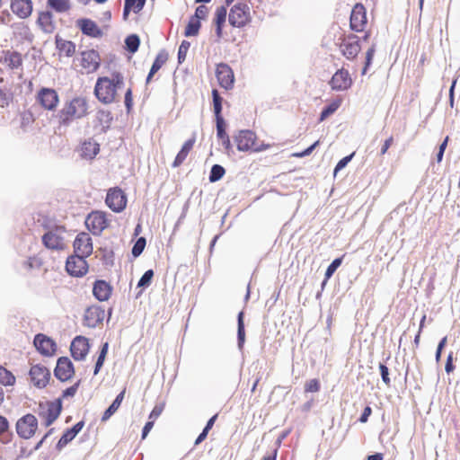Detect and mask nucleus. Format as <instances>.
I'll return each mask as SVG.
<instances>
[{
    "instance_id": "1",
    "label": "nucleus",
    "mask_w": 460,
    "mask_h": 460,
    "mask_svg": "<svg viewBox=\"0 0 460 460\" xmlns=\"http://www.w3.org/2000/svg\"><path fill=\"white\" fill-rule=\"evenodd\" d=\"M124 84V77L120 73H113L111 76H101L94 86V94L99 102L111 104L116 101L118 91Z\"/></svg>"
},
{
    "instance_id": "2",
    "label": "nucleus",
    "mask_w": 460,
    "mask_h": 460,
    "mask_svg": "<svg viewBox=\"0 0 460 460\" xmlns=\"http://www.w3.org/2000/svg\"><path fill=\"white\" fill-rule=\"evenodd\" d=\"M89 113V104L86 97L76 96L65 102L57 115L59 126L66 127L73 121L84 118Z\"/></svg>"
},
{
    "instance_id": "3",
    "label": "nucleus",
    "mask_w": 460,
    "mask_h": 460,
    "mask_svg": "<svg viewBox=\"0 0 460 460\" xmlns=\"http://www.w3.org/2000/svg\"><path fill=\"white\" fill-rule=\"evenodd\" d=\"M257 140L256 133L249 129L239 130L234 136L237 150L241 152L259 153L270 149L273 146L264 142L258 143Z\"/></svg>"
},
{
    "instance_id": "4",
    "label": "nucleus",
    "mask_w": 460,
    "mask_h": 460,
    "mask_svg": "<svg viewBox=\"0 0 460 460\" xmlns=\"http://www.w3.org/2000/svg\"><path fill=\"white\" fill-rule=\"evenodd\" d=\"M62 411L61 401H44L38 405L37 414L45 427L52 425L59 417Z\"/></svg>"
},
{
    "instance_id": "5",
    "label": "nucleus",
    "mask_w": 460,
    "mask_h": 460,
    "mask_svg": "<svg viewBox=\"0 0 460 460\" xmlns=\"http://www.w3.org/2000/svg\"><path fill=\"white\" fill-rule=\"evenodd\" d=\"M39 429V421L35 415L27 413L17 420L15 429L17 435L23 439L33 438Z\"/></svg>"
},
{
    "instance_id": "6",
    "label": "nucleus",
    "mask_w": 460,
    "mask_h": 460,
    "mask_svg": "<svg viewBox=\"0 0 460 460\" xmlns=\"http://www.w3.org/2000/svg\"><path fill=\"white\" fill-rule=\"evenodd\" d=\"M84 223L93 234L100 235L109 226L110 220L106 212L94 210L87 215Z\"/></svg>"
},
{
    "instance_id": "7",
    "label": "nucleus",
    "mask_w": 460,
    "mask_h": 460,
    "mask_svg": "<svg viewBox=\"0 0 460 460\" xmlns=\"http://www.w3.org/2000/svg\"><path fill=\"white\" fill-rule=\"evenodd\" d=\"M23 58L22 55L16 50H3L0 55V70H7L10 72L20 71L22 73Z\"/></svg>"
},
{
    "instance_id": "8",
    "label": "nucleus",
    "mask_w": 460,
    "mask_h": 460,
    "mask_svg": "<svg viewBox=\"0 0 460 460\" xmlns=\"http://www.w3.org/2000/svg\"><path fill=\"white\" fill-rule=\"evenodd\" d=\"M251 19L250 7L244 3H237L230 9L228 21L233 27L243 28Z\"/></svg>"
},
{
    "instance_id": "9",
    "label": "nucleus",
    "mask_w": 460,
    "mask_h": 460,
    "mask_svg": "<svg viewBox=\"0 0 460 460\" xmlns=\"http://www.w3.org/2000/svg\"><path fill=\"white\" fill-rule=\"evenodd\" d=\"M128 203L126 193L119 187H112L107 190L105 204L115 213L122 212Z\"/></svg>"
},
{
    "instance_id": "10",
    "label": "nucleus",
    "mask_w": 460,
    "mask_h": 460,
    "mask_svg": "<svg viewBox=\"0 0 460 460\" xmlns=\"http://www.w3.org/2000/svg\"><path fill=\"white\" fill-rule=\"evenodd\" d=\"M101 57L97 50L87 49L80 53L79 65L82 74H92L98 70L101 65Z\"/></svg>"
},
{
    "instance_id": "11",
    "label": "nucleus",
    "mask_w": 460,
    "mask_h": 460,
    "mask_svg": "<svg viewBox=\"0 0 460 460\" xmlns=\"http://www.w3.org/2000/svg\"><path fill=\"white\" fill-rule=\"evenodd\" d=\"M339 43V49L341 54L349 60L357 58L361 50L359 38L354 34L343 35Z\"/></svg>"
},
{
    "instance_id": "12",
    "label": "nucleus",
    "mask_w": 460,
    "mask_h": 460,
    "mask_svg": "<svg viewBox=\"0 0 460 460\" xmlns=\"http://www.w3.org/2000/svg\"><path fill=\"white\" fill-rule=\"evenodd\" d=\"M65 231L64 226H57L49 230L42 236V243L49 250H63L66 246L63 237Z\"/></svg>"
},
{
    "instance_id": "13",
    "label": "nucleus",
    "mask_w": 460,
    "mask_h": 460,
    "mask_svg": "<svg viewBox=\"0 0 460 460\" xmlns=\"http://www.w3.org/2000/svg\"><path fill=\"white\" fill-rule=\"evenodd\" d=\"M36 101L46 111H55L59 102V96L55 89L42 87L36 94Z\"/></svg>"
},
{
    "instance_id": "14",
    "label": "nucleus",
    "mask_w": 460,
    "mask_h": 460,
    "mask_svg": "<svg viewBox=\"0 0 460 460\" xmlns=\"http://www.w3.org/2000/svg\"><path fill=\"white\" fill-rule=\"evenodd\" d=\"M367 25V11L362 4H356L349 18L350 29L356 32H363Z\"/></svg>"
},
{
    "instance_id": "15",
    "label": "nucleus",
    "mask_w": 460,
    "mask_h": 460,
    "mask_svg": "<svg viewBox=\"0 0 460 460\" xmlns=\"http://www.w3.org/2000/svg\"><path fill=\"white\" fill-rule=\"evenodd\" d=\"M67 273L73 277H83L88 271V263L82 255H70L66 262Z\"/></svg>"
},
{
    "instance_id": "16",
    "label": "nucleus",
    "mask_w": 460,
    "mask_h": 460,
    "mask_svg": "<svg viewBox=\"0 0 460 460\" xmlns=\"http://www.w3.org/2000/svg\"><path fill=\"white\" fill-rule=\"evenodd\" d=\"M216 77L218 84L228 91L233 89L234 84V75L233 69L226 63H219L216 67Z\"/></svg>"
},
{
    "instance_id": "17",
    "label": "nucleus",
    "mask_w": 460,
    "mask_h": 460,
    "mask_svg": "<svg viewBox=\"0 0 460 460\" xmlns=\"http://www.w3.org/2000/svg\"><path fill=\"white\" fill-rule=\"evenodd\" d=\"M75 254L82 255L84 258L89 257L93 253V240L88 233H79L73 243Z\"/></svg>"
},
{
    "instance_id": "18",
    "label": "nucleus",
    "mask_w": 460,
    "mask_h": 460,
    "mask_svg": "<svg viewBox=\"0 0 460 460\" xmlns=\"http://www.w3.org/2000/svg\"><path fill=\"white\" fill-rule=\"evenodd\" d=\"M29 375L31 382L37 388L46 387L50 379L49 370L41 365L32 366L30 369Z\"/></svg>"
},
{
    "instance_id": "19",
    "label": "nucleus",
    "mask_w": 460,
    "mask_h": 460,
    "mask_svg": "<svg viewBox=\"0 0 460 460\" xmlns=\"http://www.w3.org/2000/svg\"><path fill=\"white\" fill-rule=\"evenodd\" d=\"M89 340L84 336H76L71 342L70 351L75 360H84L89 353Z\"/></svg>"
},
{
    "instance_id": "20",
    "label": "nucleus",
    "mask_w": 460,
    "mask_h": 460,
    "mask_svg": "<svg viewBox=\"0 0 460 460\" xmlns=\"http://www.w3.org/2000/svg\"><path fill=\"white\" fill-rule=\"evenodd\" d=\"M54 374L62 382L71 379L75 375L74 365L71 360L67 357L59 358Z\"/></svg>"
},
{
    "instance_id": "21",
    "label": "nucleus",
    "mask_w": 460,
    "mask_h": 460,
    "mask_svg": "<svg viewBox=\"0 0 460 460\" xmlns=\"http://www.w3.org/2000/svg\"><path fill=\"white\" fill-rule=\"evenodd\" d=\"M105 316L104 310L99 305H91L86 308L84 314V325L94 328L102 323Z\"/></svg>"
},
{
    "instance_id": "22",
    "label": "nucleus",
    "mask_w": 460,
    "mask_h": 460,
    "mask_svg": "<svg viewBox=\"0 0 460 460\" xmlns=\"http://www.w3.org/2000/svg\"><path fill=\"white\" fill-rule=\"evenodd\" d=\"M33 343L37 350L44 356H52L56 352L57 345L55 341L42 333L35 336Z\"/></svg>"
},
{
    "instance_id": "23",
    "label": "nucleus",
    "mask_w": 460,
    "mask_h": 460,
    "mask_svg": "<svg viewBox=\"0 0 460 460\" xmlns=\"http://www.w3.org/2000/svg\"><path fill=\"white\" fill-rule=\"evenodd\" d=\"M352 84L351 77L348 70L339 69L332 77L330 85L332 90L344 91L350 87Z\"/></svg>"
},
{
    "instance_id": "24",
    "label": "nucleus",
    "mask_w": 460,
    "mask_h": 460,
    "mask_svg": "<svg viewBox=\"0 0 460 460\" xmlns=\"http://www.w3.org/2000/svg\"><path fill=\"white\" fill-rule=\"evenodd\" d=\"M76 27L80 29L83 34L91 38H101L103 34L98 24L89 18L78 19Z\"/></svg>"
},
{
    "instance_id": "25",
    "label": "nucleus",
    "mask_w": 460,
    "mask_h": 460,
    "mask_svg": "<svg viewBox=\"0 0 460 460\" xmlns=\"http://www.w3.org/2000/svg\"><path fill=\"white\" fill-rule=\"evenodd\" d=\"M111 285L102 279L96 280L93 285V295L100 302L108 301L112 294Z\"/></svg>"
},
{
    "instance_id": "26",
    "label": "nucleus",
    "mask_w": 460,
    "mask_h": 460,
    "mask_svg": "<svg viewBox=\"0 0 460 460\" xmlns=\"http://www.w3.org/2000/svg\"><path fill=\"white\" fill-rule=\"evenodd\" d=\"M10 7L12 12L21 19L29 17L32 13L31 0H12Z\"/></svg>"
},
{
    "instance_id": "27",
    "label": "nucleus",
    "mask_w": 460,
    "mask_h": 460,
    "mask_svg": "<svg viewBox=\"0 0 460 460\" xmlns=\"http://www.w3.org/2000/svg\"><path fill=\"white\" fill-rule=\"evenodd\" d=\"M79 155L85 160H93L100 152V145L93 139L84 140L79 149Z\"/></svg>"
},
{
    "instance_id": "28",
    "label": "nucleus",
    "mask_w": 460,
    "mask_h": 460,
    "mask_svg": "<svg viewBox=\"0 0 460 460\" xmlns=\"http://www.w3.org/2000/svg\"><path fill=\"white\" fill-rule=\"evenodd\" d=\"M37 24L44 33H53L56 30L53 15L49 11H43L39 13Z\"/></svg>"
},
{
    "instance_id": "29",
    "label": "nucleus",
    "mask_w": 460,
    "mask_h": 460,
    "mask_svg": "<svg viewBox=\"0 0 460 460\" xmlns=\"http://www.w3.org/2000/svg\"><path fill=\"white\" fill-rule=\"evenodd\" d=\"M195 143H196L195 137L189 138L188 140H186L183 143L181 150L178 152V154L176 155V156L174 158V161L172 163V167L176 168V167L181 166L183 164V162L186 160V158L188 157L190 151L193 149Z\"/></svg>"
},
{
    "instance_id": "30",
    "label": "nucleus",
    "mask_w": 460,
    "mask_h": 460,
    "mask_svg": "<svg viewBox=\"0 0 460 460\" xmlns=\"http://www.w3.org/2000/svg\"><path fill=\"white\" fill-rule=\"evenodd\" d=\"M217 121V138L221 141L222 146L226 151L232 150V144L229 138V136L226 130V122L223 117L216 118Z\"/></svg>"
},
{
    "instance_id": "31",
    "label": "nucleus",
    "mask_w": 460,
    "mask_h": 460,
    "mask_svg": "<svg viewBox=\"0 0 460 460\" xmlns=\"http://www.w3.org/2000/svg\"><path fill=\"white\" fill-rule=\"evenodd\" d=\"M56 47L60 55L72 57L75 53V44L71 40H66L59 36H56Z\"/></svg>"
},
{
    "instance_id": "32",
    "label": "nucleus",
    "mask_w": 460,
    "mask_h": 460,
    "mask_svg": "<svg viewBox=\"0 0 460 460\" xmlns=\"http://www.w3.org/2000/svg\"><path fill=\"white\" fill-rule=\"evenodd\" d=\"M146 0H125L123 8V19L127 21L129 13H139L145 6Z\"/></svg>"
},
{
    "instance_id": "33",
    "label": "nucleus",
    "mask_w": 460,
    "mask_h": 460,
    "mask_svg": "<svg viewBox=\"0 0 460 460\" xmlns=\"http://www.w3.org/2000/svg\"><path fill=\"white\" fill-rule=\"evenodd\" d=\"M227 11L225 6H219L216 9L213 22L216 26V34L217 38H221L223 35V25L226 22Z\"/></svg>"
},
{
    "instance_id": "34",
    "label": "nucleus",
    "mask_w": 460,
    "mask_h": 460,
    "mask_svg": "<svg viewBox=\"0 0 460 460\" xmlns=\"http://www.w3.org/2000/svg\"><path fill=\"white\" fill-rule=\"evenodd\" d=\"M168 55L165 51H161L156 55L155 59L151 66L150 72L146 77V84L151 81L154 75L158 72V70L166 63Z\"/></svg>"
},
{
    "instance_id": "35",
    "label": "nucleus",
    "mask_w": 460,
    "mask_h": 460,
    "mask_svg": "<svg viewBox=\"0 0 460 460\" xmlns=\"http://www.w3.org/2000/svg\"><path fill=\"white\" fill-rule=\"evenodd\" d=\"M126 394V388H124L115 398L113 402L110 405V407L104 411L102 421L108 420L119 408Z\"/></svg>"
},
{
    "instance_id": "36",
    "label": "nucleus",
    "mask_w": 460,
    "mask_h": 460,
    "mask_svg": "<svg viewBox=\"0 0 460 460\" xmlns=\"http://www.w3.org/2000/svg\"><path fill=\"white\" fill-rule=\"evenodd\" d=\"M16 383V377L7 368L0 366V385L4 386H13Z\"/></svg>"
},
{
    "instance_id": "37",
    "label": "nucleus",
    "mask_w": 460,
    "mask_h": 460,
    "mask_svg": "<svg viewBox=\"0 0 460 460\" xmlns=\"http://www.w3.org/2000/svg\"><path fill=\"white\" fill-rule=\"evenodd\" d=\"M48 5L57 13H66L70 10V0H47Z\"/></svg>"
},
{
    "instance_id": "38",
    "label": "nucleus",
    "mask_w": 460,
    "mask_h": 460,
    "mask_svg": "<svg viewBox=\"0 0 460 460\" xmlns=\"http://www.w3.org/2000/svg\"><path fill=\"white\" fill-rule=\"evenodd\" d=\"M341 104V100H340V99H337V100L333 101L332 103H330L327 107H325L322 111V112L320 114L319 121L322 122L324 119H326L329 116L333 114L339 109Z\"/></svg>"
},
{
    "instance_id": "39",
    "label": "nucleus",
    "mask_w": 460,
    "mask_h": 460,
    "mask_svg": "<svg viewBox=\"0 0 460 460\" xmlns=\"http://www.w3.org/2000/svg\"><path fill=\"white\" fill-rule=\"evenodd\" d=\"M200 29V22L197 18L190 17L184 31L186 37L196 36Z\"/></svg>"
},
{
    "instance_id": "40",
    "label": "nucleus",
    "mask_w": 460,
    "mask_h": 460,
    "mask_svg": "<svg viewBox=\"0 0 460 460\" xmlns=\"http://www.w3.org/2000/svg\"><path fill=\"white\" fill-rule=\"evenodd\" d=\"M213 107L216 118L222 117V102L219 93L217 89L212 90Z\"/></svg>"
},
{
    "instance_id": "41",
    "label": "nucleus",
    "mask_w": 460,
    "mask_h": 460,
    "mask_svg": "<svg viewBox=\"0 0 460 460\" xmlns=\"http://www.w3.org/2000/svg\"><path fill=\"white\" fill-rule=\"evenodd\" d=\"M237 336H238V345L240 348H242L243 346V343L245 341V331H244L243 313V312H240L238 314Z\"/></svg>"
},
{
    "instance_id": "42",
    "label": "nucleus",
    "mask_w": 460,
    "mask_h": 460,
    "mask_svg": "<svg viewBox=\"0 0 460 460\" xmlns=\"http://www.w3.org/2000/svg\"><path fill=\"white\" fill-rule=\"evenodd\" d=\"M226 173V170L219 164H214L209 174V181L215 182L219 181Z\"/></svg>"
},
{
    "instance_id": "43",
    "label": "nucleus",
    "mask_w": 460,
    "mask_h": 460,
    "mask_svg": "<svg viewBox=\"0 0 460 460\" xmlns=\"http://www.w3.org/2000/svg\"><path fill=\"white\" fill-rule=\"evenodd\" d=\"M342 262V257L337 258L332 261V262L328 266L326 271H325V278L323 282V286L326 284L328 279L333 275V273L336 271V270L341 266Z\"/></svg>"
},
{
    "instance_id": "44",
    "label": "nucleus",
    "mask_w": 460,
    "mask_h": 460,
    "mask_svg": "<svg viewBox=\"0 0 460 460\" xmlns=\"http://www.w3.org/2000/svg\"><path fill=\"white\" fill-rule=\"evenodd\" d=\"M108 348H109V345L107 342H105L102 345L100 354L98 356V358H97V361L95 364V367H94V372H93L94 375H97L99 373L100 369L102 368V367L104 363L105 358L107 356V353H108Z\"/></svg>"
},
{
    "instance_id": "45",
    "label": "nucleus",
    "mask_w": 460,
    "mask_h": 460,
    "mask_svg": "<svg viewBox=\"0 0 460 460\" xmlns=\"http://www.w3.org/2000/svg\"><path fill=\"white\" fill-rule=\"evenodd\" d=\"M125 43L128 50L135 53L138 49L140 40L137 35L132 34L126 38Z\"/></svg>"
},
{
    "instance_id": "46",
    "label": "nucleus",
    "mask_w": 460,
    "mask_h": 460,
    "mask_svg": "<svg viewBox=\"0 0 460 460\" xmlns=\"http://www.w3.org/2000/svg\"><path fill=\"white\" fill-rule=\"evenodd\" d=\"M76 434L74 433L70 429H67L60 439L58 442V447L61 448L66 446L70 441H72L75 438Z\"/></svg>"
},
{
    "instance_id": "47",
    "label": "nucleus",
    "mask_w": 460,
    "mask_h": 460,
    "mask_svg": "<svg viewBox=\"0 0 460 460\" xmlns=\"http://www.w3.org/2000/svg\"><path fill=\"white\" fill-rule=\"evenodd\" d=\"M305 393H317L321 389L320 381L316 378L310 379L305 384Z\"/></svg>"
},
{
    "instance_id": "48",
    "label": "nucleus",
    "mask_w": 460,
    "mask_h": 460,
    "mask_svg": "<svg viewBox=\"0 0 460 460\" xmlns=\"http://www.w3.org/2000/svg\"><path fill=\"white\" fill-rule=\"evenodd\" d=\"M376 52V46L372 45L366 52V58H365V66L362 69V75H365L370 66L374 55Z\"/></svg>"
},
{
    "instance_id": "49",
    "label": "nucleus",
    "mask_w": 460,
    "mask_h": 460,
    "mask_svg": "<svg viewBox=\"0 0 460 460\" xmlns=\"http://www.w3.org/2000/svg\"><path fill=\"white\" fill-rule=\"evenodd\" d=\"M154 277V271L153 270H146L143 276L141 277V279H139L138 283H137V287L139 288H146V287H148L151 283V280Z\"/></svg>"
},
{
    "instance_id": "50",
    "label": "nucleus",
    "mask_w": 460,
    "mask_h": 460,
    "mask_svg": "<svg viewBox=\"0 0 460 460\" xmlns=\"http://www.w3.org/2000/svg\"><path fill=\"white\" fill-rule=\"evenodd\" d=\"M145 247H146V239L144 237L138 238L132 248V254L135 257L139 256L142 253V252L144 251Z\"/></svg>"
},
{
    "instance_id": "51",
    "label": "nucleus",
    "mask_w": 460,
    "mask_h": 460,
    "mask_svg": "<svg viewBox=\"0 0 460 460\" xmlns=\"http://www.w3.org/2000/svg\"><path fill=\"white\" fill-rule=\"evenodd\" d=\"M208 14V8L206 5L201 4L196 8L195 14L192 17L199 19V21L200 22V20L206 19Z\"/></svg>"
},
{
    "instance_id": "52",
    "label": "nucleus",
    "mask_w": 460,
    "mask_h": 460,
    "mask_svg": "<svg viewBox=\"0 0 460 460\" xmlns=\"http://www.w3.org/2000/svg\"><path fill=\"white\" fill-rule=\"evenodd\" d=\"M190 46V42L186 41V40H183L181 42V44L180 45L179 50H178V59H179L180 63L185 59L186 54H187V51H188Z\"/></svg>"
},
{
    "instance_id": "53",
    "label": "nucleus",
    "mask_w": 460,
    "mask_h": 460,
    "mask_svg": "<svg viewBox=\"0 0 460 460\" xmlns=\"http://www.w3.org/2000/svg\"><path fill=\"white\" fill-rule=\"evenodd\" d=\"M379 370H380V374H381V377H382V380L383 382L387 385L389 386L390 384H391V380H390V377H389V370H388V367L380 363L379 364Z\"/></svg>"
},
{
    "instance_id": "54",
    "label": "nucleus",
    "mask_w": 460,
    "mask_h": 460,
    "mask_svg": "<svg viewBox=\"0 0 460 460\" xmlns=\"http://www.w3.org/2000/svg\"><path fill=\"white\" fill-rule=\"evenodd\" d=\"M319 143H320V141L317 140L313 145H311L309 147L305 149L304 151L292 154V156L301 158V157L309 155L314 150V148L319 145Z\"/></svg>"
},
{
    "instance_id": "55",
    "label": "nucleus",
    "mask_w": 460,
    "mask_h": 460,
    "mask_svg": "<svg viewBox=\"0 0 460 460\" xmlns=\"http://www.w3.org/2000/svg\"><path fill=\"white\" fill-rule=\"evenodd\" d=\"M353 155H354V153L341 159L334 168V174H336L339 171L342 170L348 164V163L351 160Z\"/></svg>"
},
{
    "instance_id": "56",
    "label": "nucleus",
    "mask_w": 460,
    "mask_h": 460,
    "mask_svg": "<svg viewBox=\"0 0 460 460\" xmlns=\"http://www.w3.org/2000/svg\"><path fill=\"white\" fill-rule=\"evenodd\" d=\"M79 385H80V381L76 382L72 386H70V387L66 388V390H64L63 397H65V398H66V397H73L76 394Z\"/></svg>"
},
{
    "instance_id": "57",
    "label": "nucleus",
    "mask_w": 460,
    "mask_h": 460,
    "mask_svg": "<svg viewBox=\"0 0 460 460\" xmlns=\"http://www.w3.org/2000/svg\"><path fill=\"white\" fill-rule=\"evenodd\" d=\"M125 105L128 111H129L133 105L132 90L128 88L125 93Z\"/></svg>"
},
{
    "instance_id": "58",
    "label": "nucleus",
    "mask_w": 460,
    "mask_h": 460,
    "mask_svg": "<svg viewBox=\"0 0 460 460\" xmlns=\"http://www.w3.org/2000/svg\"><path fill=\"white\" fill-rule=\"evenodd\" d=\"M393 143H394V137H393V136H391L383 144L381 150H380V154L382 155H385L387 153L388 149L390 148V146L393 145Z\"/></svg>"
},
{
    "instance_id": "59",
    "label": "nucleus",
    "mask_w": 460,
    "mask_h": 460,
    "mask_svg": "<svg viewBox=\"0 0 460 460\" xmlns=\"http://www.w3.org/2000/svg\"><path fill=\"white\" fill-rule=\"evenodd\" d=\"M455 369V366L453 365V352H450L447 358V363L445 366V370L447 373H451Z\"/></svg>"
},
{
    "instance_id": "60",
    "label": "nucleus",
    "mask_w": 460,
    "mask_h": 460,
    "mask_svg": "<svg viewBox=\"0 0 460 460\" xmlns=\"http://www.w3.org/2000/svg\"><path fill=\"white\" fill-rule=\"evenodd\" d=\"M371 413H372L371 407L370 406L365 407V409L359 418V421L362 423H366L368 420V417L371 415Z\"/></svg>"
},
{
    "instance_id": "61",
    "label": "nucleus",
    "mask_w": 460,
    "mask_h": 460,
    "mask_svg": "<svg viewBox=\"0 0 460 460\" xmlns=\"http://www.w3.org/2000/svg\"><path fill=\"white\" fill-rule=\"evenodd\" d=\"M9 428V422L7 419L0 415V436L4 434Z\"/></svg>"
},
{
    "instance_id": "62",
    "label": "nucleus",
    "mask_w": 460,
    "mask_h": 460,
    "mask_svg": "<svg viewBox=\"0 0 460 460\" xmlns=\"http://www.w3.org/2000/svg\"><path fill=\"white\" fill-rule=\"evenodd\" d=\"M162 411H163V408L161 406H155L152 410V411H151V413L149 415L150 420H154L155 421L160 416Z\"/></svg>"
},
{
    "instance_id": "63",
    "label": "nucleus",
    "mask_w": 460,
    "mask_h": 460,
    "mask_svg": "<svg viewBox=\"0 0 460 460\" xmlns=\"http://www.w3.org/2000/svg\"><path fill=\"white\" fill-rule=\"evenodd\" d=\"M154 423H155L154 420H149L146 423V425L144 426L143 430H142V438L143 439L146 438L147 434L153 429Z\"/></svg>"
},
{
    "instance_id": "64",
    "label": "nucleus",
    "mask_w": 460,
    "mask_h": 460,
    "mask_svg": "<svg viewBox=\"0 0 460 460\" xmlns=\"http://www.w3.org/2000/svg\"><path fill=\"white\" fill-rule=\"evenodd\" d=\"M84 426V421H79L76 424H75L70 429L72 431H74L75 434L77 435L82 430Z\"/></svg>"
}]
</instances>
